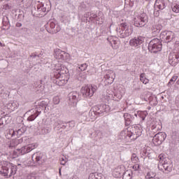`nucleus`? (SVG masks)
<instances>
[{
    "label": "nucleus",
    "instance_id": "47",
    "mask_svg": "<svg viewBox=\"0 0 179 179\" xmlns=\"http://www.w3.org/2000/svg\"><path fill=\"white\" fill-rule=\"evenodd\" d=\"M96 179H101V173H94Z\"/></svg>",
    "mask_w": 179,
    "mask_h": 179
},
{
    "label": "nucleus",
    "instance_id": "30",
    "mask_svg": "<svg viewBox=\"0 0 179 179\" xmlns=\"http://www.w3.org/2000/svg\"><path fill=\"white\" fill-rule=\"evenodd\" d=\"M140 80L144 85H148V83L149 82V79L146 78V74H145V73L140 75Z\"/></svg>",
    "mask_w": 179,
    "mask_h": 179
},
{
    "label": "nucleus",
    "instance_id": "35",
    "mask_svg": "<svg viewBox=\"0 0 179 179\" xmlns=\"http://www.w3.org/2000/svg\"><path fill=\"white\" fill-rule=\"evenodd\" d=\"M26 132V129L21 127L18 129L17 131H15V134H17V136H21V135H23Z\"/></svg>",
    "mask_w": 179,
    "mask_h": 179
},
{
    "label": "nucleus",
    "instance_id": "34",
    "mask_svg": "<svg viewBox=\"0 0 179 179\" xmlns=\"http://www.w3.org/2000/svg\"><path fill=\"white\" fill-rule=\"evenodd\" d=\"M171 9L175 13H179V3L172 4Z\"/></svg>",
    "mask_w": 179,
    "mask_h": 179
},
{
    "label": "nucleus",
    "instance_id": "19",
    "mask_svg": "<svg viewBox=\"0 0 179 179\" xmlns=\"http://www.w3.org/2000/svg\"><path fill=\"white\" fill-rule=\"evenodd\" d=\"M158 169L163 171H167V173H170L173 170V164H169L166 162V160L164 161V163H160L158 164Z\"/></svg>",
    "mask_w": 179,
    "mask_h": 179
},
{
    "label": "nucleus",
    "instance_id": "24",
    "mask_svg": "<svg viewBox=\"0 0 179 179\" xmlns=\"http://www.w3.org/2000/svg\"><path fill=\"white\" fill-rule=\"evenodd\" d=\"M50 28L51 29V33H58L61 30V27L54 22L50 23Z\"/></svg>",
    "mask_w": 179,
    "mask_h": 179
},
{
    "label": "nucleus",
    "instance_id": "6",
    "mask_svg": "<svg viewBox=\"0 0 179 179\" xmlns=\"http://www.w3.org/2000/svg\"><path fill=\"white\" fill-rule=\"evenodd\" d=\"M162 47H163V45L159 38L152 39L148 44V50L150 52H153L154 54L162 51Z\"/></svg>",
    "mask_w": 179,
    "mask_h": 179
},
{
    "label": "nucleus",
    "instance_id": "15",
    "mask_svg": "<svg viewBox=\"0 0 179 179\" xmlns=\"http://www.w3.org/2000/svg\"><path fill=\"white\" fill-rule=\"evenodd\" d=\"M107 40L113 50H118L120 48V41H118V38L109 36Z\"/></svg>",
    "mask_w": 179,
    "mask_h": 179
},
{
    "label": "nucleus",
    "instance_id": "1",
    "mask_svg": "<svg viewBox=\"0 0 179 179\" xmlns=\"http://www.w3.org/2000/svg\"><path fill=\"white\" fill-rule=\"evenodd\" d=\"M17 172V166L10 162L3 161L0 162V175L6 178L13 177Z\"/></svg>",
    "mask_w": 179,
    "mask_h": 179
},
{
    "label": "nucleus",
    "instance_id": "51",
    "mask_svg": "<svg viewBox=\"0 0 179 179\" xmlns=\"http://www.w3.org/2000/svg\"><path fill=\"white\" fill-rule=\"evenodd\" d=\"M158 159H159L160 162H162V160H163V154L159 155Z\"/></svg>",
    "mask_w": 179,
    "mask_h": 179
},
{
    "label": "nucleus",
    "instance_id": "12",
    "mask_svg": "<svg viewBox=\"0 0 179 179\" xmlns=\"http://www.w3.org/2000/svg\"><path fill=\"white\" fill-rule=\"evenodd\" d=\"M104 79L108 85H112L115 79V73L113 70H106L105 71Z\"/></svg>",
    "mask_w": 179,
    "mask_h": 179
},
{
    "label": "nucleus",
    "instance_id": "3",
    "mask_svg": "<svg viewBox=\"0 0 179 179\" xmlns=\"http://www.w3.org/2000/svg\"><path fill=\"white\" fill-rule=\"evenodd\" d=\"M134 29L127 22L121 23L116 29V32L118 37L120 38H126V37H129L132 34Z\"/></svg>",
    "mask_w": 179,
    "mask_h": 179
},
{
    "label": "nucleus",
    "instance_id": "32",
    "mask_svg": "<svg viewBox=\"0 0 179 179\" xmlns=\"http://www.w3.org/2000/svg\"><path fill=\"white\" fill-rule=\"evenodd\" d=\"M89 117H90L92 119L94 118L96 115H99L97 113V111L94 110V106L90 110L88 113Z\"/></svg>",
    "mask_w": 179,
    "mask_h": 179
},
{
    "label": "nucleus",
    "instance_id": "29",
    "mask_svg": "<svg viewBox=\"0 0 179 179\" xmlns=\"http://www.w3.org/2000/svg\"><path fill=\"white\" fill-rule=\"evenodd\" d=\"M122 176L123 179H132L131 171H126Z\"/></svg>",
    "mask_w": 179,
    "mask_h": 179
},
{
    "label": "nucleus",
    "instance_id": "39",
    "mask_svg": "<svg viewBox=\"0 0 179 179\" xmlns=\"http://www.w3.org/2000/svg\"><path fill=\"white\" fill-rule=\"evenodd\" d=\"M38 103L39 104V106H41L43 110H45V108H47V103L45 102V101H42L41 102H38Z\"/></svg>",
    "mask_w": 179,
    "mask_h": 179
},
{
    "label": "nucleus",
    "instance_id": "20",
    "mask_svg": "<svg viewBox=\"0 0 179 179\" xmlns=\"http://www.w3.org/2000/svg\"><path fill=\"white\" fill-rule=\"evenodd\" d=\"M95 111L98 113V115H101L103 113H107L110 110V107L106 104L94 106Z\"/></svg>",
    "mask_w": 179,
    "mask_h": 179
},
{
    "label": "nucleus",
    "instance_id": "26",
    "mask_svg": "<svg viewBox=\"0 0 179 179\" xmlns=\"http://www.w3.org/2000/svg\"><path fill=\"white\" fill-rule=\"evenodd\" d=\"M135 117H139V118L142 119V121H145V118H146L148 115V111H138L136 113H134Z\"/></svg>",
    "mask_w": 179,
    "mask_h": 179
},
{
    "label": "nucleus",
    "instance_id": "21",
    "mask_svg": "<svg viewBox=\"0 0 179 179\" xmlns=\"http://www.w3.org/2000/svg\"><path fill=\"white\" fill-rule=\"evenodd\" d=\"M44 156V155L40 152H38L36 153H34L31 158H32V160H36V162L38 164H43V163H44L45 161L44 160V159L43 158Z\"/></svg>",
    "mask_w": 179,
    "mask_h": 179
},
{
    "label": "nucleus",
    "instance_id": "40",
    "mask_svg": "<svg viewBox=\"0 0 179 179\" xmlns=\"http://www.w3.org/2000/svg\"><path fill=\"white\" fill-rule=\"evenodd\" d=\"M131 159L133 163H136L138 162V156H136V154H132Z\"/></svg>",
    "mask_w": 179,
    "mask_h": 179
},
{
    "label": "nucleus",
    "instance_id": "25",
    "mask_svg": "<svg viewBox=\"0 0 179 179\" xmlns=\"http://www.w3.org/2000/svg\"><path fill=\"white\" fill-rule=\"evenodd\" d=\"M29 113H31V115L28 117L27 121H34V120L36 119L37 117H38V115L34 109H31L29 111Z\"/></svg>",
    "mask_w": 179,
    "mask_h": 179
},
{
    "label": "nucleus",
    "instance_id": "62",
    "mask_svg": "<svg viewBox=\"0 0 179 179\" xmlns=\"http://www.w3.org/2000/svg\"><path fill=\"white\" fill-rule=\"evenodd\" d=\"M178 82H179V80H178Z\"/></svg>",
    "mask_w": 179,
    "mask_h": 179
},
{
    "label": "nucleus",
    "instance_id": "2",
    "mask_svg": "<svg viewBox=\"0 0 179 179\" xmlns=\"http://www.w3.org/2000/svg\"><path fill=\"white\" fill-rule=\"evenodd\" d=\"M66 68L60 66L59 68L54 69L53 73L55 78H56V85L58 86H64L68 83V74L66 73Z\"/></svg>",
    "mask_w": 179,
    "mask_h": 179
},
{
    "label": "nucleus",
    "instance_id": "5",
    "mask_svg": "<svg viewBox=\"0 0 179 179\" xmlns=\"http://www.w3.org/2000/svg\"><path fill=\"white\" fill-rule=\"evenodd\" d=\"M37 146L38 145L36 143L23 146L21 148H18L14 150L13 156L14 158H16L22 155H26L27 153H30V152H31V150H34V149H36Z\"/></svg>",
    "mask_w": 179,
    "mask_h": 179
},
{
    "label": "nucleus",
    "instance_id": "33",
    "mask_svg": "<svg viewBox=\"0 0 179 179\" xmlns=\"http://www.w3.org/2000/svg\"><path fill=\"white\" fill-rule=\"evenodd\" d=\"M124 118L127 125H129L131 124V115L129 113H124Z\"/></svg>",
    "mask_w": 179,
    "mask_h": 179
},
{
    "label": "nucleus",
    "instance_id": "61",
    "mask_svg": "<svg viewBox=\"0 0 179 179\" xmlns=\"http://www.w3.org/2000/svg\"><path fill=\"white\" fill-rule=\"evenodd\" d=\"M178 83H179V81L178 80Z\"/></svg>",
    "mask_w": 179,
    "mask_h": 179
},
{
    "label": "nucleus",
    "instance_id": "55",
    "mask_svg": "<svg viewBox=\"0 0 179 179\" xmlns=\"http://www.w3.org/2000/svg\"><path fill=\"white\" fill-rule=\"evenodd\" d=\"M3 92V90L1 88V87H0V94H1V93Z\"/></svg>",
    "mask_w": 179,
    "mask_h": 179
},
{
    "label": "nucleus",
    "instance_id": "57",
    "mask_svg": "<svg viewBox=\"0 0 179 179\" xmlns=\"http://www.w3.org/2000/svg\"><path fill=\"white\" fill-rule=\"evenodd\" d=\"M31 57L32 58H34V57H36V55H31Z\"/></svg>",
    "mask_w": 179,
    "mask_h": 179
},
{
    "label": "nucleus",
    "instance_id": "58",
    "mask_svg": "<svg viewBox=\"0 0 179 179\" xmlns=\"http://www.w3.org/2000/svg\"><path fill=\"white\" fill-rule=\"evenodd\" d=\"M87 114V112H85L84 113H83V115H86Z\"/></svg>",
    "mask_w": 179,
    "mask_h": 179
},
{
    "label": "nucleus",
    "instance_id": "48",
    "mask_svg": "<svg viewBox=\"0 0 179 179\" xmlns=\"http://www.w3.org/2000/svg\"><path fill=\"white\" fill-rule=\"evenodd\" d=\"M89 179H96L95 173H90Z\"/></svg>",
    "mask_w": 179,
    "mask_h": 179
},
{
    "label": "nucleus",
    "instance_id": "23",
    "mask_svg": "<svg viewBox=\"0 0 179 179\" xmlns=\"http://www.w3.org/2000/svg\"><path fill=\"white\" fill-rule=\"evenodd\" d=\"M123 173L124 171L122 170L121 167L118 166L113 169L112 174L115 178H120L122 176Z\"/></svg>",
    "mask_w": 179,
    "mask_h": 179
},
{
    "label": "nucleus",
    "instance_id": "31",
    "mask_svg": "<svg viewBox=\"0 0 179 179\" xmlns=\"http://www.w3.org/2000/svg\"><path fill=\"white\" fill-rule=\"evenodd\" d=\"M156 177V172L153 171H150L147 173L145 176V179H153Z\"/></svg>",
    "mask_w": 179,
    "mask_h": 179
},
{
    "label": "nucleus",
    "instance_id": "53",
    "mask_svg": "<svg viewBox=\"0 0 179 179\" xmlns=\"http://www.w3.org/2000/svg\"><path fill=\"white\" fill-rule=\"evenodd\" d=\"M16 27H22V23L17 22V23L16 24Z\"/></svg>",
    "mask_w": 179,
    "mask_h": 179
},
{
    "label": "nucleus",
    "instance_id": "7",
    "mask_svg": "<svg viewBox=\"0 0 179 179\" xmlns=\"http://www.w3.org/2000/svg\"><path fill=\"white\" fill-rule=\"evenodd\" d=\"M96 90L97 86L96 85H85L82 87L81 93L83 97H92Z\"/></svg>",
    "mask_w": 179,
    "mask_h": 179
},
{
    "label": "nucleus",
    "instance_id": "14",
    "mask_svg": "<svg viewBox=\"0 0 179 179\" xmlns=\"http://www.w3.org/2000/svg\"><path fill=\"white\" fill-rule=\"evenodd\" d=\"M54 57L56 58V59H61L62 61L66 60V58L69 57V54L59 50V49H55L54 50Z\"/></svg>",
    "mask_w": 179,
    "mask_h": 179
},
{
    "label": "nucleus",
    "instance_id": "27",
    "mask_svg": "<svg viewBox=\"0 0 179 179\" xmlns=\"http://www.w3.org/2000/svg\"><path fill=\"white\" fill-rule=\"evenodd\" d=\"M163 29V27L160 24H154L152 27V31L153 34H158V33H160V30Z\"/></svg>",
    "mask_w": 179,
    "mask_h": 179
},
{
    "label": "nucleus",
    "instance_id": "28",
    "mask_svg": "<svg viewBox=\"0 0 179 179\" xmlns=\"http://www.w3.org/2000/svg\"><path fill=\"white\" fill-rule=\"evenodd\" d=\"M37 10L38 12H48V9H47V5H44V3H39L37 6Z\"/></svg>",
    "mask_w": 179,
    "mask_h": 179
},
{
    "label": "nucleus",
    "instance_id": "36",
    "mask_svg": "<svg viewBox=\"0 0 179 179\" xmlns=\"http://www.w3.org/2000/svg\"><path fill=\"white\" fill-rule=\"evenodd\" d=\"M35 113H38L39 115L40 114H41V111H43V110H44L39 103H38V105H36V108L34 109Z\"/></svg>",
    "mask_w": 179,
    "mask_h": 179
},
{
    "label": "nucleus",
    "instance_id": "60",
    "mask_svg": "<svg viewBox=\"0 0 179 179\" xmlns=\"http://www.w3.org/2000/svg\"><path fill=\"white\" fill-rule=\"evenodd\" d=\"M111 26H113V24H110V27H111Z\"/></svg>",
    "mask_w": 179,
    "mask_h": 179
},
{
    "label": "nucleus",
    "instance_id": "54",
    "mask_svg": "<svg viewBox=\"0 0 179 179\" xmlns=\"http://www.w3.org/2000/svg\"><path fill=\"white\" fill-rule=\"evenodd\" d=\"M0 47H5V44L2 43L0 41Z\"/></svg>",
    "mask_w": 179,
    "mask_h": 179
},
{
    "label": "nucleus",
    "instance_id": "42",
    "mask_svg": "<svg viewBox=\"0 0 179 179\" xmlns=\"http://www.w3.org/2000/svg\"><path fill=\"white\" fill-rule=\"evenodd\" d=\"M132 169L134 170V171H139V170H141V166L139 164H136L132 166Z\"/></svg>",
    "mask_w": 179,
    "mask_h": 179
},
{
    "label": "nucleus",
    "instance_id": "38",
    "mask_svg": "<svg viewBox=\"0 0 179 179\" xmlns=\"http://www.w3.org/2000/svg\"><path fill=\"white\" fill-rule=\"evenodd\" d=\"M78 68L81 71V72H83L84 71H86V69H87V64L84 63L83 64H80Z\"/></svg>",
    "mask_w": 179,
    "mask_h": 179
},
{
    "label": "nucleus",
    "instance_id": "41",
    "mask_svg": "<svg viewBox=\"0 0 179 179\" xmlns=\"http://www.w3.org/2000/svg\"><path fill=\"white\" fill-rule=\"evenodd\" d=\"M59 96H56L53 98V103L54 104H59Z\"/></svg>",
    "mask_w": 179,
    "mask_h": 179
},
{
    "label": "nucleus",
    "instance_id": "56",
    "mask_svg": "<svg viewBox=\"0 0 179 179\" xmlns=\"http://www.w3.org/2000/svg\"><path fill=\"white\" fill-rule=\"evenodd\" d=\"M92 17H94V18L97 17V15L96 14H94L93 16H92Z\"/></svg>",
    "mask_w": 179,
    "mask_h": 179
},
{
    "label": "nucleus",
    "instance_id": "49",
    "mask_svg": "<svg viewBox=\"0 0 179 179\" xmlns=\"http://www.w3.org/2000/svg\"><path fill=\"white\" fill-rule=\"evenodd\" d=\"M69 127L70 128H73V127H75V122H73V121L70 122L69 124Z\"/></svg>",
    "mask_w": 179,
    "mask_h": 179
},
{
    "label": "nucleus",
    "instance_id": "11",
    "mask_svg": "<svg viewBox=\"0 0 179 179\" xmlns=\"http://www.w3.org/2000/svg\"><path fill=\"white\" fill-rule=\"evenodd\" d=\"M166 138H167L166 133L159 132L153 136L152 142L155 145H162L166 141Z\"/></svg>",
    "mask_w": 179,
    "mask_h": 179
},
{
    "label": "nucleus",
    "instance_id": "44",
    "mask_svg": "<svg viewBox=\"0 0 179 179\" xmlns=\"http://www.w3.org/2000/svg\"><path fill=\"white\" fill-rule=\"evenodd\" d=\"M11 6L9 4H4L3 6V9H4V10H8L9 9H10Z\"/></svg>",
    "mask_w": 179,
    "mask_h": 179
},
{
    "label": "nucleus",
    "instance_id": "37",
    "mask_svg": "<svg viewBox=\"0 0 179 179\" xmlns=\"http://www.w3.org/2000/svg\"><path fill=\"white\" fill-rule=\"evenodd\" d=\"M69 159L66 158V157H60V164L62 166H65L66 163H68Z\"/></svg>",
    "mask_w": 179,
    "mask_h": 179
},
{
    "label": "nucleus",
    "instance_id": "45",
    "mask_svg": "<svg viewBox=\"0 0 179 179\" xmlns=\"http://www.w3.org/2000/svg\"><path fill=\"white\" fill-rule=\"evenodd\" d=\"M177 79H178V76H173L171 79H170V81H169V84L171 82H176V80H177Z\"/></svg>",
    "mask_w": 179,
    "mask_h": 179
},
{
    "label": "nucleus",
    "instance_id": "59",
    "mask_svg": "<svg viewBox=\"0 0 179 179\" xmlns=\"http://www.w3.org/2000/svg\"><path fill=\"white\" fill-rule=\"evenodd\" d=\"M59 174H61V169H59Z\"/></svg>",
    "mask_w": 179,
    "mask_h": 179
},
{
    "label": "nucleus",
    "instance_id": "18",
    "mask_svg": "<svg viewBox=\"0 0 179 179\" xmlns=\"http://www.w3.org/2000/svg\"><path fill=\"white\" fill-rule=\"evenodd\" d=\"M131 138H132V132L127 129L122 130L118 135V139H120V141H124V139L129 141Z\"/></svg>",
    "mask_w": 179,
    "mask_h": 179
},
{
    "label": "nucleus",
    "instance_id": "43",
    "mask_svg": "<svg viewBox=\"0 0 179 179\" xmlns=\"http://www.w3.org/2000/svg\"><path fill=\"white\" fill-rule=\"evenodd\" d=\"M8 134L10 135L11 137H13L15 136V135H16V131L10 129L9 130Z\"/></svg>",
    "mask_w": 179,
    "mask_h": 179
},
{
    "label": "nucleus",
    "instance_id": "52",
    "mask_svg": "<svg viewBox=\"0 0 179 179\" xmlns=\"http://www.w3.org/2000/svg\"><path fill=\"white\" fill-rule=\"evenodd\" d=\"M130 1H129V5H130V6H134V0H129Z\"/></svg>",
    "mask_w": 179,
    "mask_h": 179
},
{
    "label": "nucleus",
    "instance_id": "50",
    "mask_svg": "<svg viewBox=\"0 0 179 179\" xmlns=\"http://www.w3.org/2000/svg\"><path fill=\"white\" fill-rule=\"evenodd\" d=\"M41 61L42 64H47L48 62V59H42Z\"/></svg>",
    "mask_w": 179,
    "mask_h": 179
},
{
    "label": "nucleus",
    "instance_id": "10",
    "mask_svg": "<svg viewBox=\"0 0 179 179\" xmlns=\"http://www.w3.org/2000/svg\"><path fill=\"white\" fill-rule=\"evenodd\" d=\"M145 41V37L142 36H136L129 41V45L134 48H139L141 44H143Z\"/></svg>",
    "mask_w": 179,
    "mask_h": 179
},
{
    "label": "nucleus",
    "instance_id": "46",
    "mask_svg": "<svg viewBox=\"0 0 179 179\" xmlns=\"http://www.w3.org/2000/svg\"><path fill=\"white\" fill-rule=\"evenodd\" d=\"M57 122L59 125H62V128H66V126L64 125V121L58 120Z\"/></svg>",
    "mask_w": 179,
    "mask_h": 179
},
{
    "label": "nucleus",
    "instance_id": "4",
    "mask_svg": "<svg viewBox=\"0 0 179 179\" xmlns=\"http://www.w3.org/2000/svg\"><path fill=\"white\" fill-rule=\"evenodd\" d=\"M149 17H148V15L145 14L143 9H141L140 11L137 12L134 16V26L136 27H143L144 26H146Z\"/></svg>",
    "mask_w": 179,
    "mask_h": 179
},
{
    "label": "nucleus",
    "instance_id": "22",
    "mask_svg": "<svg viewBox=\"0 0 179 179\" xmlns=\"http://www.w3.org/2000/svg\"><path fill=\"white\" fill-rule=\"evenodd\" d=\"M17 107H19V102L17 101H11L6 105V108L10 111H15Z\"/></svg>",
    "mask_w": 179,
    "mask_h": 179
},
{
    "label": "nucleus",
    "instance_id": "16",
    "mask_svg": "<svg viewBox=\"0 0 179 179\" xmlns=\"http://www.w3.org/2000/svg\"><path fill=\"white\" fill-rule=\"evenodd\" d=\"M169 62L172 66H176L179 62V55L177 53L171 52L169 56Z\"/></svg>",
    "mask_w": 179,
    "mask_h": 179
},
{
    "label": "nucleus",
    "instance_id": "8",
    "mask_svg": "<svg viewBox=\"0 0 179 179\" xmlns=\"http://www.w3.org/2000/svg\"><path fill=\"white\" fill-rule=\"evenodd\" d=\"M159 38L164 43H170L176 38V34L171 31H164L160 34Z\"/></svg>",
    "mask_w": 179,
    "mask_h": 179
},
{
    "label": "nucleus",
    "instance_id": "17",
    "mask_svg": "<svg viewBox=\"0 0 179 179\" xmlns=\"http://www.w3.org/2000/svg\"><path fill=\"white\" fill-rule=\"evenodd\" d=\"M125 94V89L123 87H119L115 92L113 97V99L115 100V101H120L121 99H122V96Z\"/></svg>",
    "mask_w": 179,
    "mask_h": 179
},
{
    "label": "nucleus",
    "instance_id": "13",
    "mask_svg": "<svg viewBox=\"0 0 179 179\" xmlns=\"http://www.w3.org/2000/svg\"><path fill=\"white\" fill-rule=\"evenodd\" d=\"M80 100V94L76 91L71 92L69 94V101L70 104H78Z\"/></svg>",
    "mask_w": 179,
    "mask_h": 179
},
{
    "label": "nucleus",
    "instance_id": "9",
    "mask_svg": "<svg viewBox=\"0 0 179 179\" xmlns=\"http://www.w3.org/2000/svg\"><path fill=\"white\" fill-rule=\"evenodd\" d=\"M166 8V1L164 0H156L154 5V15L157 17L160 15V10Z\"/></svg>",
    "mask_w": 179,
    "mask_h": 179
}]
</instances>
